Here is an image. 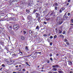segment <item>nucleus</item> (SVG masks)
I'll return each instance as SVG.
<instances>
[{
	"label": "nucleus",
	"instance_id": "f257e3e1",
	"mask_svg": "<svg viewBox=\"0 0 73 73\" xmlns=\"http://www.w3.org/2000/svg\"><path fill=\"white\" fill-rule=\"evenodd\" d=\"M20 28V26L18 25H15L13 26V29L15 31H17Z\"/></svg>",
	"mask_w": 73,
	"mask_h": 73
},
{
	"label": "nucleus",
	"instance_id": "f03ea898",
	"mask_svg": "<svg viewBox=\"0 0 73 73\" xmlns=\"http://www.w3.org/2000/svg\"><path fill=\"white\" fill-rule=\"evenodd\" d=\"M56 20L57 21L59 22V23H58V25H60V24H61L62 22L61 21V18L60 17L58 16L57 17Z\"/></svg>",
	"mask_w": 73,
	"mask_h": 73
},
{
	"label": "nucleus",
	"instance_id": "7ed1b4c3",
	"mask_svg": "<svg viewBox=\"0 0 73 73\" xmlns=\"http://www.w3.org/2000/svg\"><path fill=\"white\" fill-rule=\"evenodd\" d=\"M52 66V68H58L59 67V66L57 64L54 65L53 66Z\"/></svg>",
	"mask_w": 73,
	"mask_h": 73
},
{
	"label": "nucleus",
	"instance_id": "20e7f679",
	"mask_svg": "<svg viewBox=\"0 0 73 73\" xmlns=\"http://www.w3.org/2000/svg\"><path fill=\"white\" fill-rule=\"evenodd\" d=\"M36 18H37L40 17V14H39V13H36L35 14Z\"/></svg>",
	"mask_w": 73,
	"mask_h": 73
},
{
	"label": "nucleus",
	"instance_id": "39448f33",
	"mask_svg": "<svg viewBox=\"0 0 73 73\" xmlns=\"http://www.w3.org/2000/svg\"><path fill=\"white\" fill-rule=\"evenodd\" d=\"M7 28L9 30L11 31V30H12V27L11 25H9L7 27Z\"/></svg>",
	"mask_w": 73,
	"mask_h": 73
},
{
	"label": "nucleus",
	"instance_id": "423d86ee",
	"mask_svg": "<svg viewBox=\"0 0 73 73\" xmlns=\"http://www.w3.org/2000/svg\"><path fill=\"white\" fill-rule=\"evenodd\" d=\"M28 5L29 6H32L33 5V3L31 2L30 1L28 3Z\"/></svg>",
	"mask_w": 73,
	"mask_h": 73
},
{
	"label": "nucleus",
	"instance_id": "0eeeda50",
	"mask_svg": "<svg viewBox=\"0 0 73 73\" xmlns=\"http://www.w3.org/2000/svg\"><path fill=\"white\" fill-rule=\"evenodd\" d=\"M10 33H11V35H14V31H13L11 30L10 31Z\"/></svg>",
	"mask_w": 73,
	"mask_h": 73
},
{
	"label": "nucleus",
	"instance_id": "6e6552de",
	"mask_svg": "<svg viewBox=\"0 0 73 73\" xmlns=\"http://www.w3.org/2000/svg\"><path fill=\"white\" fill-rule=\"evenodd\" d=\"M31 57H33L34 59H35V58H36V57H37L36 56V55H35L34 54V56H32Z\"/></svg>",
	"mask_w": 73,
	"mask_h": 73
},
{
	"label": "nucleus",
	"instance_id": "1a4fd4ad",
	"mask_svg": "<svg viewBox=\"0 0 73 73\" xmlns=\"http://www.w3.org/2000/svg\"><path fill=\"white\" fill-rule=\"evenodd\" d=\"M58 6V3L57 2H55L54 5H53V6Z\"/></svg>",
	"mask_w": 73,
	"mask_h": 73
},
{
	"label": "nucleus",
	"instance_id": "9d476101",
	"mask_svg": "<svg viewBox=\"0 0 73 73\" xmlns=\"http://www.w3.org/2000/svg\"><path fill=\"white\" fill-rule=\"evenodd\" d=\"M12 57L13 58H15L16 56V54H13L12 55Z\"/></svg>",
	"mask_w": 73,
	"mask_h": 73
},
{
	"label": "nucleus",
	"instance_id": "9b49d317",
	"mask_svg": "<svg viewBox=\"0 0 73 73\" xmlns=\"http://www.w3.org/2000/svg\"><path fill=\"white\" fill-rule=\"evenodd\" d=\"M26 11L27 13H30V11H29V10L28 9H27L26 10Z\"/></svg>",
	"mask_w": 73,
	"mask_h": 73
},
{
	"label": "nucleus",
	"instance_id": "f8f14e48",
	"mask_svg": "<svg viewBox=\"0 0 73 73\" xmlns=\"http://www.w3.org/2000/svg\"><path fill=\"white\" fill-rule=\"evenodd\" d=\"M68 64L69 65H72V62H70V61H68Z\"/></svg>",
	"mask_w": 73,
	"mask_h": 73
},
{
	"label": "nucleus",
	"instance_id": "ddd939ff",
	"mask_svg": "<svg viewBox=\"0 0 73 73\" xmlns=\"http://www.w3.org/2000/svg\"><path fill=\"white\" fill-rule=\"evenodd\" d=\"M23 33L24 34V35H27L28 33H27V32H26V31H23Z\"/></svg>",
	"mask_w": 73,
	"mask_h": 73
},
{
	"label": "nucleus",
	"instance_id": "4468645a",
	"mask_svg": "<svg viewBox=\"0 0 73 73\" xmlns=\"http://www.w3.org/2000/svg\"><path fill=\"white\" fill-rule=\"evenodd\" d=\"M35 36H34V38H36V37H37V33H35Z\"/></svg>",
	"mask_w": 73,
	"mask_h": 73
},
{
	"label": "nucleus",
	"instance_id": "2eb2a0df",
	"mask_svg": "<svg viewBox=\"0 0 73 73\" xmlns=\"http://www.w3.org/2000/svg\"><path fill=\"white\" fill-rule=\"evenodd\" d=\"M52 70H53V71H57V68H53L52 69Z\"/></svg>",
	"mask_w": 73,
	"mask_h": 73
},
{
	"label": "nucleus",
	"instance_id": "dca6fc26",
	"mask_svg": "<svg viewBox=\"0 0 73 73\" xmlns=\"http://www.w3.org/2000/svg\"><path fill=\"white\" fill-rule=\"evenodd\" d=\"M21 38L22 40H25V38L23 36H21Z\"/></svg>",
	"mask_w": 73,
	"mask_h": 73
},
{
	"label": "nucleus",
	"instance_id": "f3484780",
	"mask_svg": "<svg viewBox=\"0 0 73 73\" xmlns=\"http://www.w3.org/2000/svg\"><path fill=\"white\" fill-rule=\"evenodd\" d=\"M60 38H64V36L62 35H60Z\"/></svg>",
	"mask_w": 73,
	"mask_h": 73
},
{
	"label": "nucleus",
	"instance_id": "a211bd4d",
	"mask_svg": "<svg viewBox=\"0 0 73 73\" xmlns=\"http://www.w3.org/2000/svg\"><path fill=\"white\" fill-rule=\"evenodd\" d=\"M63 19L64 20H67V19H66V15H64V16Z\"/></svg>",
	"mask_w": 73,
	"mask_h": 73
},
{
	"label": "nucleus",
	"instance_id": "6ab92c4d",
	"mask_svg": "<svg viewBox=\"0 0 73 73\" xmlns=\"http://www.w3.org/2000/svg\"><path fill=\"white\" fill-rule=\"evenodd\" d=\"M25 49H26V50H29V49L28 48V47L27 46H26L25 48Z\"/></svg>",
	"mask_w": 73,
	"mask_h": 73
},
{
	"label": "nucleus",
	"instance_id": "aec40b11",
	"mask_svg": "<svg viewBox=\"0 0 73 73\" xmlns=\"http://www.w3.org/2000/svg\"><path fill=\"white\" fill-rule=\"evenodd\" d=\"M35 54H37H37H41V52H36L35 53Z\"/></svg>",
	"mask_w": 73,
	"mask_h": 73
},
{
	"label": "nucleus",
	"instance_id": "412c9836",
	"mask_svg": "<svg viewBox=\"0 0 73 73\" xmlns=\"http://www.w3.org/2000/svg\"><path fill=\"white\" fill-rule=\"evenodd\" d=\"M39 27H38V26H37L36 28L35 29H38V30H39Z\"/></svg>",
	"mask_w": 73,
	"mask_h": 73
},
{
	"label": "nucleus",
	"instance_id": "4be33fe9",
	"mask_svg": "<svg viewBox=\"0 0 73 73\" xmlns=\"http://www.w3.org/2000/svg\"><path fill=\"white\" fill-rule=\"evenodd\" d=\"M53 14H54V12H53L52 13H51L50 14V16H51V15H53Z\"/></svg>",
	"mask_w": 73,
	"mask_h": 73
},
{
	"label": "nucleus",
	"instance_id": "5701e85b",
	"mask_svg": "<svg viewBox=\"0 0 73 73\" xmlns=\"http://www.w3.org/2000/svg\"><path fill=\"white\" fill-rule=\"evenodd\" d=\"M60 9H61V10L62 11H64V10H65V8L64 7H62L60 8Z\"/></svg>",
	"mask_w": 73,
	"mask_h": 73
},
{
	"label": "nucleus",
	"instance_id": "b1692460",
	"mask_svg": "<svg viewBox=\"0 0 73 73\" xmlns=\"http://www.w3.org/2000/svg\"><path fill=\"white\" fill-rule=\"evenodd\" d=\"M29 33H30V34H31V33H32V31L31 30H30L29 31Z\"/></svg>",
	"mask_w": 73,
	"mask_h": 73
},
{
	"label": "nucleus",
	"instance_id": "393cba45",
	"mask_svg": "<svg viewBox=\"0 0 73 73\" xmlns=\"http://www.w3.org/2000/svg\"><path fill=\"white\" fill-rule=\"evenodd\" d=\"M59 33H60V34H61V33H62V31H61L60 30H59Z\"/></svg>",
	"mask_w": 73,
	"mask_h": 73
},
{
	"label": "nucleus",
	"instance_id": "a878e982",
	"mask_svg": "<svg viewBox=\"0 0 73 73\" xmlns=\"http://www.w3.org/2000/svg\"><path fill=\"white\" fill-rule=\"evenodd\" d=\"M36 11L37 10H36V9H34L33 11V13H35L36 12Z\"/></svg>",
	"mask_w": 73,
	"mask_h": 73
},
{
	"label": "nucleus",
	"instance_id": "bb28decb",
	"mask_svg": "<svg viewBox=\"0 0 73 73\" xmlns=\"http://www.w3.org/2000/svg\"><path fill=\"white\" fill-rule=\"evenodd\" d=\"M0 44H1V45H4V43H3V42H2L1 41L0 42Z\"/></svg>",
	"mask_w": 73,
	"mask_h": 73
},
{
	"label": "nucleus",
	"instance_id": "cd10ccee",
	"mask_svg": "<svg viewBox=\"0 0 73 73\" xmlns=\"http://www.w3.org/2000/svg\"><path fill=\"white\" fill-rule=\"evenodd\" d=\"M40 17H38V21H40Z\"/></svg>",
	"mask_w": 73,
	"mask_h": 73
},
{
	"label": "nucleus",
	"instance_id": "c85d7f7f",
	"mask_svg": "<svg viewBox=\"0 0 73 73\" xmlns=\"http://www.w3.org/2000/svg\"><path fill=\"white\" fill-rule=\"evenodd\" d=\"M58 72L59 73H64V72L62 70L60 72Z\"/></svg>",
	"mask_w": 73,
	"mask_h": 73
},
{
	"label": "nucleus",
	"instance_id": "c756f323",
	"mask_svg": "<svg viewBox=\"0 0 73 73\" xmlns=\"http://www.w3.org/2000/svg\"><path fill=\"white\" fill-rule=\"evenodd\" d=\"M57 37V36L56 35H55V36H54V38H56Z\"/></svg>",
	"mask_w": 73,
	"mask_h": 73
},
{
	"label": "nucleus",
	"instance_id": "7c9ffc66",
	"mask_svg": "<svg viewBox=\"0 0 73 73\" xmlns=\"http://www.w3.org/2000/svg\"><path fill=\"white\" fill-rule=\"evenodd\" d=\"M60 13H61L62 12V10L60 9L59 11Z\"/></svg>",
	"mask_w": 73,
	"mask_h": 73
},
{
	"label": "nucleus",
	"instance_id": "2f4dec72",
	"mask_svg": "<svg viewBox=\"0 0 73 73\" xmlns=\"http://www.w3.org/2000/svg\"><path fill=\"white\" fill-rule=\"evenodd\" d=\"M58 69V72H60L62 70L61 69Z\"/></svg>",
	"mask_w": 73,
	"mask_h": 73
},
{
	"label": "nucleus",
	"instance_id": "473e14b6",
	"mask_svg": "<svg viewBox=\"0 0 73 73\" xmlns=\"http://www.w3.org/2000/svg\"><path fill=\"white\" fill-rule=\"evenodd\" d=\"M71 22L72 23V24H73V19H71Z\"/></svg>",
	"mask_w": 73,
	"mask_h": 73
},
{
	"label": "nucleus",
	"instance_id": "72a5a7b5",
	"mask_svg": "<svg viewBox=\"0 0 73 73\" xmlns=\"http://www.w3.org/2000/svg\"><path fill=\"white\" fill-rule=\"evenodd\" d=\"M13 20H14V21H15L16 18H13Z\"/></svg>",
	"mask_w": 73,
	"mask_h": 73
},
{
	"label": "nucleus",
	"instance_id": "f704fd0d",
	"mask_svg": "<svg viewBox=\"0 0 73 73\" xmlns=\"http://www.w3.org/2000/svg\"><path fill=\"white\" fill-rule=\"evenodd\" d=\"M64 41L65 42H66V41H68V40L66 39H64Z\"/></svg>",
	"mask_w": 73,
	"mask_h": 73
},
{
	"label": "nucleus",
	"instance_id": "c9c22d12",
	"mask_svg": "<svg viewBox=\"0 0 73 73\" xmlns=\"http://www.w3.org/2000/svg\"><path fill=\"white\" fill-rule=\"evenodd\" d=\"M47 62L48 64H49V62H50L49 60H47Z\"/></svg>",
	"mask_w": 73,
	"mask_h": 73
},
{
	"label": "nucleus",
	"instance_id": "e433bc0d",
	"mask_svg": "<svg viewBox=\"0 0 73 73\" xmlns=\"http://www.w3.org/2000/svg\"><path fill=\"white\" fill-rule=\"evenodd\" d=\"M63 34V35H64V34H65V31H63V32L62 33Z\"/></svg>",
	"mask_w": 73,
	"mask_h": 73
},
{
	"label": "nucleus",
	"instance_id": "4c0bfd02",
	"mask_svg": "<svg viewBox=\"0 0 73 73\" xmlns=\"http://www.w3.org/2000/svg\"><path fill=\"white\" fill-rule=\"evenodd\" d=\"M68 16H70V13H68Z\"/></svg>",
	"mask_w": 73,
	"mask_h": 73
},
{
	"label": "nucleus",
	"instance_id": "58836bf2",
	"mask_svg": "<svg viewBox=\"0 0 73 73\" xmlns=\"http://www.w3.org/2000/svg\"><path fill=\"white\" fill-rule=\"evenodd\" d=\"M43 23L44 24H46V21H44L43 22Z\"/></svg>",
	"mask_w": 73,
	"mask_h": 73
},
{
	"label": "nucleus",
	"instance_id": "ea45409f",
	"mask_svg": "<svg viewBox=\"0 0 73 73\" xmlns=\"http://www.w3.org/2000/svg\"><path fill=\"white\" fill-rule=\"evenodd\" d=\"M66 44H67V45H69V43L68 42H66Z\"/></svg>",
	"mask_w": 73,
	"mask_h": 73
},
{
	"label": "nucleus",
	"instance_id": "a19ab883",
	"mask_svg": "<svg viewBox=\"0 0 73 73\" xmlns=\"http://www.w3.org/2000/svg\"><path fill=\"white\" fill-rule=\"evenodd\" d=\"M55 10H57V7H56L55 8Z\"/></svg>",
	"mask_w": 73,
	"mask_h": 73
},
{
	"label": "nucleus",
	"instance_id": "79ce46f5",
	"mask_svg": "<svg viewBox=\"0 0 73 73\" xmlns=\"http://www.w3.org/2000/svg\"><path fill=\"white\" fill-rule=\"evenodd\" d=\"M53 37V36H50V38L51 39H52V38Z\"/></svg>",
	"mask_w": 73,
	"mask_h": 73
},
{
	"label": "nucleus",
	"instance_id": "37998d69",
	"mask_svg": "<svg viewBox=\"0 0 73 73\" xmlns=\"http://www.w3.org/2000/svg\"><path fill=\"white\" fill-rule=\"evenodd\" d=\"M5 49L7 50H8V48L7 47H5Z\"/></svg>",
	"mask_w": 73,
	"mask_h": 73
},
{
	"label": "nucleus",
	"instance_id": "c03bdc74",
	"mask_svg": "<svg viewBox=\"0 0 73 73\" xmlns=\"http://www.w3.org/2000/svg\"><path fill=\"white\" fill-rule=\"evenodd\" d=\"M2 66L3 67H5V65L4 64H3L2 65Z\"/></svg>",
	"mask_w": 73,
	"mask_h": 73
},
{
	"label": "nucleus",
	"instance_id": "a18cd8bd",
	"mask_svg": "<svg viewBox=\"0 0 73 73\" xmlns=\"http://www.w3.org/2000/svg\"><path fill=\"white\" fill-rule=\"evenodd\" d=\"M52 54H50V57H52Z\"/></svg>",
	"mask_w": 73,
	"mask_h": 73
},
{
	"label": "nucleus",
	"instance_id": "49530a36",
	"mask_svg": "<svg viewBox=\"0 0 73 73\" xmlns=\"http://www.w3.org/2000/svg\"><path fill=\"white\" fill-rule=\"evenodd\" d=\"M4 60L5 61H7L8 59L7 58H5L4 59Z\"/></svg>",
	"mask_w": 73,
	"mask_h": 73
},
{
	"label": "nucleus",
	"instance_id": "de8ad7c7",
	"mask_svg": "<svg viewBox=\"0 0 73 73\" xmlns=\"http://www.w3.org/2000/svg\"><path fill=\"white\" fill-rule=\"evenodd\" d=\"M50 60H51V61H52L53 60V59H52V58L51 57L50 58Z\"/></svg>",
	"mask_w": 73,
	"mask_h": 73
},
{
	"label": "nucleus",
	"instance_id": "09e8293b",
	"mask_svg": "<svg viewBox=\"0 0 73 73\" xmlns=\"http://www.w3.org/2000/svg\"><path fill=\"white\" fill-rule=\"evenodd\" d=\"M2 31V27H0V31Z\"/></svg>",
	"mask_w": 73,
	"mask_h": 73
},
{
	"label": "nucleus",
	"instance_id": "8fccbe9b",
	"mask_svg": "<svg viewBox=\"0 0 73 73\" xmlns=\"http://www.w3.org/2000/svg\"><path fill=\"white\" fill-rule=\"evenodd\" d=\"M46 34H44L43 35V36H44V37H46Z\"/></svg>",
	"mask_w": 73,
	"mask_h": 73
},
{
	"label": "nucleus",
	"instance_id": "3c124183",
	"mask_svg": "<svg viewBox=\"0 0 73 73\" xmlns=\"http://www.w3.org/2000/svg\"><path fill=\"white\" fill-rule=\"evenodd\" d=\"M11 2H13L15 1V0H11Z\"/></svg>",
	"mask_w": 73,
	"mask_h": 73
},
{
	"label": "nucleus",
	"instance_id": "603ef678",
	"mask_svg": "<svg viewBox=\"0 0 73 73\" xmlns=\"http://www.w3.org/2000/svg\"><path fill=\"white\" fill-rule=\"evenodd\" d=\"M50 45H52V42H50Z\"/></svg>",
	"mask_w": 73,
	"mask_h": 73
},
{
	"label": "nucleus",
	"instance_id": "864d4df0",
	"mask_svg": "<svg viewBox=\"0 0 73 73\" xmlns=\"http://www.w3.org/2000/svg\"><path fill=\"white\" fill-rule=\"evenodd\" d=\"M23 71L24 72H25V69L23 68Z\"/></svg>",
	"mask_w": 73,
	"mask_h": 73
},
{
	"label": "nucleus",
	"instance_id": "5fc2aeb1",
	"mask_svg": "<svg viewBox=\"0 0 73 73\" xmlns=\"http://www.w3.org/2000/svg\"><path fill=\"white\" fill-rule=\"evenodd\" d=\"M43 13H46V11H44L43 12Z\"/></svg>",
	"mask_w": 73,
	"mask_h": 73
},
{
	"label": "nucleus",
	"instance_id": "6e6d98bb",
	"mask_svg": "<svg viewBox=\"0 0 73 73\" xmlns=\"http://www.w3.org/2000/svg\"><path fill=\"white\" fill-rule=\"evenodd\" d=\"M70 2V0H68V3H69V2Z\"/></svg>",
	"mask_w": 73,
	"mask_h": 73
},
{
	"label": "nucleus",
	"instance_id": "4d7b16f0",
	"mask_svg": "<svg viewBox=\"0 0 73 73\" xmlns=\"http://www.w3.org/2000/svg\"><path fill=\"white\" fill-rule=\"evenodd\" d=\"M26 64H27V65H29V64H28V62H26Z\"/></svg>",
	"mask_w": 73,
	"mask_h": 73
},
{
	"label": "nucleus",
	"instance_id": "13d9d810",
	"mask_svg": "<svg viewBox=\"0 0 73 73\" xmlns=\"http://www.w3.org/2000/svg\"><path fill=\"white\" fill-rule=\"evenodd\" d=\"M68 13V12H66V13L64 14V15L66 16V13Z\"/></svg>",
	"mask_w": 73,
	"mask_h": 73
},
{
	"label": "nucleus",
	"instance_id": "bf43d9fd",
	"mask_svg": "<svg viewBox=\"0 0 73 73\" xmlns=\"http://www.w3.org/2000/svg\"><path fill=\"white\" fill-rule=\"evenodd\" d=\"M48 73H52V72H51V71H49L48 72Z\"/></svg>",
	"mask_w": 73,
	"mask_h": 73
},
{
	"label": "nucleus",
	"instance_id": "052dcab7",
	"mask_svg": "<svg viewBox=\"0 0 73 73\" xmlns=\"http://www.w3.org/2000/svg\"><path fill=\"white\" fill-rule=\"evenodd\" d=\"M13 73H17V72H13Z\"/></svg>",
	"mask_w": 73,
	"mask_h": 73
},
{
	"label": "nucleus",
	"instance_id": "680f3d73",
	"mask_svg": "<svg viewBox=\"0 0 73 73\" xmlns=\"http://www.w3.org/2000/svg\"><path fill=\"white\" fill-rule=\"evenodd\" d=\"M67 5H69V3H67L66 4Z\"/></svg>",
	"mask_w": 73,
	"mask_h": 73
},
{
	"label": "nucleus",
	"instance_id": "e2e57ef3",
	"mask_svg": "<svg viewBox=\"0 0 73 73\" xmlns=\"http://www.w3.org/2000/svg\"><path fill=\"white\" fill-rule=\"evenodd\" d=\"M59 55V54H56V56H58Z\"/></svg>",
	"mask_w": 73,
	"mask_h": 73
},
{
	"label": "nucleus",
	"instance_id": "0e129e2a",
	"mask_svg": "<svg viewBox=\"0 0 73 73\" xmlns=\"http://www.w3.org/2000/svg\"><path fill=\"white\" fill-rule=\"evenodd\" d=\"M30 56H31V55H28L27 56V57H30Z\"/></svg>",
	"mask_w": 73,
	"mask_h": 73
},
{
	"label": "nucleus",
	"instance_id": "69168bd1",
	"mask_svg": "<svg viewBox=\"0 0 73 73\" xmlns=\"http://www.w3.org/2000/svg\"><path fill=\"white\" fill-rule=\"evenodd\" d=\"M4 28H2V30H4Z\"/></svg>",
	"mask_w": 73,
	"mask_h": 73
},
{
	"label": "nucleus",
	"instance_id": "338daca9",
	"mask_svg": "<svg viewBox=\"0 0 73 73\" xmlns=\"http://www.w3.org/2000/svg\"><path fill=\"white\" fill-rule=\"evenodd\" d=\"M21 58V57H20L19 58H18V59H20Z\"/></svg>",
	"mask_w": 73,
	"mask_h": 73
},
{
	"label": "nucleus",
	"instance_id": "774afa93",
	"mask_svg": "<svg viewBox=\"0 0 73 73\" xmlns=\"http://www.w3.org/2000/svg\"><path fill=\"white\" fill-rule=\"evenodd\" d=\"M70 73H73V72L71 71V72H70Z\"/></svg>",
	"mask_w": 73,
	"mask_h": 73
}]
</instances>
